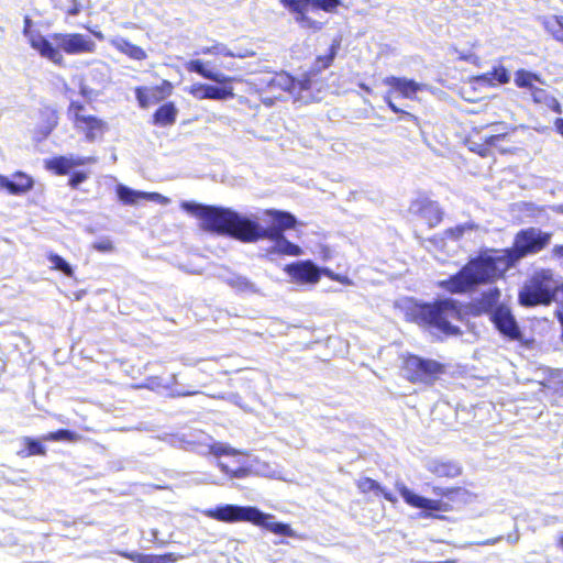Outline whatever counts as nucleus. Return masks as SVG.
I'll return each mask as SVG.
<instances>
[{"instance_id": "2", "label": "nucleus", "mask_w": 563, "mask_h": 563, "mask_svg": "<svg viewBox=\"0 0 563 563\" xmlns=\"http://www.w3.org/2000/svg\"><path fill=\"white\" fill-rule=\"evenodd\" d=\"M516 265L507 247L484 249L445 282H498Z\"/></svg>"}, {"instance_id": "23", "label": "nucleus", "mask_w": 563, "mask_h": 563, "mask_svg": "<svg viewBox=\"0 0 563 563\" xmlns=\"http://www.w3.org/2000/svg\"><path fill=\"white\" fill-rule=\"evenodd\" d=\"M110 45L132 60L143 62L147 58V53L143 47L133 44L125 37L115 36L110 40Z\"/></svg>"}, {"instance_id": "25", "label": "nucleus", "mask_w": 563, "mask_h": 563, "mask_svg": "<svg viewBox=\"0 0 563 563\" xmlns=\"http://www.w3.org/2000/svg\"><path fill=\"white\" fill-rule=\"evenodd\" d=\"M355 486H356L358 493L364 496L373 493L377 496H382L384 499H386L387 501H389L391 504H395L397 501V498L395 497V495L391 492L387 490L377 481H375L368 476L360 477L355 482Z\"/></svg>"}, {"instance_id": "4", "label": "nucleus", "mask_w": 563, "mask_h": 563, "mask_svg": "<svg viewBox=\"0 0 563 563\" xmlns=\"http://www.w3.org/2000/svg\"><path fill=\"white\" fill-rule=\"evenodd\" d=\"M340 47L341 41L339 38L333 40L327 54L317 56L310 69L299 78L287 71L275 73L267 82L268 89L273 92H288L290 95H301L311 90L320 81L321 73L332 66Z\"/></svg>"}, {"instance_id": "6", "label": "nucleus", "mask_w": 563, "mask_h": 563, "mask_svg": "<svg viewBox=\"0 0 563 563\" xmlns=\"http://www.w3.org/2000/svg\"><path fill=\"white\" fill-rule=\"evenodd\" d=\"M416 319L419 323L433 328L446 336H457L462 334L455 321L465 320L463 303L454 299H437L433 302H427L417 306Z\"/></svg>"}, {"instance_id": "16", "label": "nucleus", "mask_w": 563, "mask_h": 563, "mask_svg": "<svg viewBox=\"0 0 563 563\" xmlns=\"http://www.w3.org/2000/svg\"><path fill=\"white\" fill-rule=\"evenodd\" d=\"M495 329L506 339L510 341H521L522 332L514 316L510 307L499 303L489 317Z\"/></svg>"}, {"instance_id": "38", "label": "nucleus", "mask_w": 563, "mask_h": 563, "mask_svg": "<svg viewBox=\"0 0 563 563\" xmlns=\"http://www.w3.org/2000/svg\"><path fill=\"white\" fill-rule=\"evenodd\" d=\"M47 260L51 262V268L54 271L62 272L67 277L74 276L73 267L62 256L55 253H49Z\"/></svg>"}, {"instance_id": "30", "label": "nucleus", "mask_w": 563, "mask_h": 563, "mask_svg": "<svg viewBox=\"0 0 563 563\" xmlns=\"http://www.w3.org/2000/svg\"><path fill=\"white\" fill-rule=\"evenodd\" d=\"M185 67L189 73H196V74L200 75L201 77L212 80V81H216V82L224 84V82L232 81V79L229 77H225L219 73H213V71L207 69L205 67V64L200 59H191L186 63Z\"/></svg>"}, {"instance_id": "12", "label": "nucleus", "mask_w": 563, "mask_h": 563, "mask_svg": "<svg viewBox=\"0 0 563 563\" xmlns=\"http://www.w3.org/2000/svg\"><path fill=\"white\" fill-rule=\"evenodd\" d=\"M205 515L213 520L227 523L250 522L252 525H264L263 512L254 506H239L232 504L219 505L207 509Z\"/></svg>"}, {"instance_id": "51", "label": "nucleus", "mask_w": 563, "mask_h": 563, "mask_svg": "<svg viewBox=\"0 0 563 563\" xmlns=\"http://www.w3.org/2000/svg\"><path fill=\"white\" fill-rule=\"evenodd\" d=\"M69 13H70V14H73V15H74V14H77V13H78V10H77L76 8H75V9H71V10L69 11Z\"/></svg>"}, {"instance_id": "48", "label": "nucleus", "mask_w": 563, "mask_h": 563, "mask_svg": "<svg viewBox=\"0 0 563 563\" xmlns=\"http://www.w3.org/2000/svg\"><path fill=\"white\" fill-rule=\"evenodd\" d=\"M216 454L217 455H220V454H228V450L224 449V448H220L216 451Z\"/></svg>"}, {"instance_id": "20", "label": "nucleus", "mask_w": 563, "mask_h": 563, "mask_svg": "<svg viewBox=\"0 0 563 563\" xmlns=\"http://www.w3.org/2000/svg\"><path fill=\"white\" fill-rule=\"evenodd\" d=\"M34 186L33 178L24 172H14L12 179L0 174V188L13 196L29 192Z\"/></svg>"}, {"instance_id": "41", "label": "nucleus", "mask_w": 563, "mask_h": 563, "mask_svg": "<svg viewBox=\"0 0 563 563\" xmlns=\"http://www.w3.org/2000/svg\"><path fill=\"white\" fill-rule=\"evenodd\" d=\"M88 178V174L86 172H75L70 175L68 179V185L76 189L79 184L84 183Z\"/></svg>"}, {"instance_id": "24", "label": "nucleus", "mask_w": 563, "mask_h": 563, "mask_svg": "<svg viewBox=\"0 0 563 563\" xmlns=\"http://www.w3.org/2000/svg\"><path fill=\"white\" fill-rule=\"evenodd\" d=\"M428 471L435 478L451 479L459 477L463 468L455 461L434 460L428 465Z\"/></svg>"}, {"instance_id": "3", "label": "nucleus", "mask_w": 563, "mask_h": 563, "mask_svg": "<svg viewBox=\"0 0 563 563\" xmlns=\"http://www.w3.org/2000/svg\"><path fill=\"white\" fill-rule=\"evenodd\" d=\"M30 45L43 58L57 66L64 65V55L91 54L96 51V43L81 33H52L48 36L37 34L30 40Z\"/></svg>"}, {"instance_id": "26", "label": "nucleus", "mask_w": 563, "mask_h": 563, "mask_svg": "<svg viewBox=\"0 0 563 563\" xmlns=\"http://www.w3.org/2000/svg\"><path fill=\"white\" fill-rule=\"evenodd\" d=\"M86 161L87 158H68L60 155L45 161V168L58 176H64L67 175L73 167L84 165Z\"/></svg>"}, {"instance_id": "5", "label": "nucleus", "mask_w": 563, "mask_h": 563, "mask_svg": "<svg viewBox=\"0 0 563 563\" xmlns=\"http://www.w3.org/2000/svg\"><path fill=\"white\" fill-rule=\"evenodd\" d=\"M517 128L500 122L489 123L485 126L473 128L465 136L466 147L485 158L498 151L500 154H514L518 147L514 141Z\"/></svg>"}, {"instance_id": "32", "label": "nucleus", "mask_w": 563, "mask_h": 563, "mask_svg": "<svg viewBox=\"0 0 563 563\" xmlns=\"http://www.w3.org/2000/svg\"><path fill=\"white\" fill-rule=\"evenodd\" d=\"M40 118L44 124L43 134L47 136L58 125V110L53 106L45 104L40 110Z\"/></svg>"}, {"instance_id": "39", "label": "nucleus", "mask_w": 563, "mask_h": 563, "mask_svg": "<svg viewBox=\"0 0 563 563\" xmlns=\"http://www.w3.org/2000/svg\"><path fill=\"white\" fill-rule=\"evenodd\" d=\"M220 470L228 474L231 477L242 478L247 475L249 470L244 466H231L228 462H219L218 463Z\"/></svg>"}, {"instance_id": "43", "label": "nucleus", "mask_w": 563, "mask_h": 563, "mask_svg": "<svg viewBox=\"0 0 563 563\" xmlns=\"http://www.w3.org/2000/svg\"><path fill=\"white\" fill-rule=\"evenodd\" d=\"M465 230H466V227L463 224H460V225L446 229L444 233L448 238L459 240L460 238L463 236Z\"/></svg>"}, {"instance_id": "33", "label": "nucleus", "mask_w": 563, "mask_h": 563, "mask_svg": "<svg viewBox=\"0 0 563 563\" xmlns=\"http://www.w3.org/2000/svg\"><path fill=\"white\" fill-rule=\"evenodd\" d=\"M82 439V435L79 433L68 430V429H58L42 435V440L46 442H57V441H67V442H78Z\"/></svg>"}, {"instance_id": "36", "label": "nucleus", "mask_w": 563, "mask_h": 563, "mask_svg": "<svg viewBox=\"0 0 563 563\" xmlns=\"http://www.w3.org/2000/svg\"><path fill=\"white\" fill-rule=\"evenodd\" d=\"M263 516L266 517L264 519V525H255L256 527L267 529L268 531H271L275 534H278V536H285V537L294 536V531L288 523L269 522V519H272L273 516L269 514H264V512H263Z\"/></svg>"}, {"instance_id": "17", "label": "nucleus", "mask_w": 563, "mask_h": 563, "mask_svg": "<svg viewBox=\"0 0 563 563\" xmlns=\"http://www.w3.org/2000/svg\"><path fill=\"white\" fill-rule=\"evenodd\" d=\"M285 271L298 282H318L321 276L336 282H349L347 278L334 275L327 268H318L310 261L287 264Z\"/></svg>"}, {"instance_id": "27", "label": "nucleus", "mask_w": 563, "mask_h": 563, "mask_svg": "<svg viewBox=\"0 0 563 563\" xmlns=\"http://www.w3.org/2000/svg\"><path fill=\"white\" fill-rule=\"evenodd\" d=\"M117 194H118L119 199L124 205H130V206L137 203L141 199L157 200V201L165 200V198H163L157 192L136 191V190H133L123 185H119L117 187Z\"/></svg>"}, {"instance_id": "8", "label": "nucleus", "mask_w": 563, "mask_h": 563, "mask_svg": "<svg viewBox=\"0 0 563 563\" xmlns=\"http://www.w3.org/2000/svg\"><path fill=\"white\" fill-rule=\"evenodd\" d=\"M396 488L407 505L412 508H418L426 511L422 514L423 517L432 516L433 511H451L453 510L454 503L465 501L468 495V492L460 486L448 487L438 490L434 489L437 495L441 496V498H446V500L429 499L419 496L409 489L405 484H397Z\"/></svg>"}, {"instance_id": "13", "label": "nucleus", "mask_w": 563, "mask_h": 563, "mask_svg": "<svg viewBox=\"0 0 563 563\" xmlns=\"http://www.w3.org/2000/svg\"><path fill=\"white\" fill-rule=\"evenodd\" d=\"M408 213L428 229H434L440 225L445 216L441 205L437 200L431 199L426 192H419L417 197L410 200Z\"/></svg>"}, {"instance_id": "28", "label": "nucleus", "mask_w": 563, "mask_h": 563, "mask_svg": "<svg viewBox=\"0 0 563 563\" xmlns=\"http://www.w3.org/2000/svg\"><path fill=\"white\" fill-rule=\"evenodd\" d=\"M178 110L174 102L161 104L152 115V124L157 126H170L177 120Z\"/></svg>"}, {"instance_id": "50", "label": "nucleus", "mask_w": 563, "mask_h": 563, "mask_svg": "<svg viewBox=\"0 0 563 563\" xmlns=\"http://www.w3.org/2000/svg\"><path fill=\"white\" fill-rule=\"evenodd\" d=\"M558 545L563 549V534L559 538Z\"/></svg>"}, {"instance_id": "31", "label": "nucleus", "mask_w": 563, "mask_h": 563, "mask_svg": "<svg viewBox=\"0 0 563 563\" xmlns=\"http://www.w3.org/2000/svg\"><path fill=\"white\" fill-rule=\"evenodd\" d=\"M530 96L536 104L543 106L555 113H561L560 102L550 93L548 89L538 86L537 89H533V92Z\"/></svg>"}, {"instance_id": "7", "label": "nucleus", "mask_w": 563, "mask_h": 563, "mask_svg": "<svg viewBox=\"0 0 563 563\" xmlns=\"http://www.w3.org/2000/svg\"><path fill=\"white\" fill-rule=\"evenodd\" d=\"M448 364L415 353L400 356L401 377L412 385L433 386L448 372Z\"/></svg>"}, {"instance_id": "47", "label": "nucleus", "mask_w": 563, "mask_h": 563, "mask_svg": "<svg viewBox=\"0 0 563 563\" xmlns=\"http://www.w3.org/2000/svg\"><path fill=\"white\" fill-rule=\"evenodd\" d=\"M537 84H539L538 81H532L525 90H528L530 92V95L533 92V89H537L538 86Z\"/></svg>"}, {"instance_id": "46", "label": "nucleus", "mask_w": 563, "mask_h": 563, "mask_svg": "<svg viewBox=\"0 0 563 563\" xmlns=\"http://www.w3.org/2000/svg\"><path fill=\"white\" fill-rule=\"evenodd\" d=\"M556 131L563 136V118H558L554 121Z\"/></svg>"}, {"instance_id": "34", "label": "nucleus", "mask_w": 563, "mask_h": 563, "mask_svg": "<svg viewBox=\"0 0 563 563\" xmlns=\"http://www.w3.org/2000/svg\"><path fill=\"white\" fill-rule=\"evenodd\" d=\"M481 78L488 81L490 85H505L509 82L510 75L505 66L498 65L490 71L483 74Z\"/></svg>"}, {"instance_id": "1", "label": "nucleus", "mask_w": 563, "mask_h": 563, "mask_svg": "<svg viewBox=\"0 0 563 563\" xmlns=\"http://www.w3.org/2000/svg\"><path fill=\"white\" fill-rule=\"evenodd\" d=\"M180 208L200 221L199 227L202 231L230 236L242 243L268 240L275 243L274 250L280 255L302 254L301 247L287 240L284 234L285 231L295 229L297 225L296 217L288 211L264 210L271 225L263 228L257 221L221 206L183 201Z\"/></svg>"}, {"instance_id": "42", "label": "nucleus", "mask_w": 563, "mask_h": 563, "mask_svg": "<svg viewBox=\"0 0 563 563\" xmlns=\"http://www.w3.org/2000/svg\"><path fill=\"white\" fill-rule=\"evenodd\" d=\"M140 387H146L151 390H157L164 387V384L161 377L154 376L146 378V380Z\"/></svg>"}, {"instance_id": "10", "label": "nucleus", "mask_w": 563, "mask_h": 563, "mask_svg": "<svg viewBox=\"0 0 563 563\" xmlns=\"http://www.w3.org/2000/svg\"><path fill=\"white\" fill-rule=\"evenodd\" d=\"M551 240L552 232L542 231L536 227H528L515 234L511 246L507 249L518 264L522 258L545 250L550 245Z\"/></svg>"}, {"instance_id": "40", "label": "nucleus", "mask_w": 563, "mask_h": 563, "mask_svg": "<svg viewBox=\"0 0 563 563\" xmlns=\"http://www.w3.org/2000/svg\"><path fill=\"white\" fill-rule=\"evenodd\" d=\"M91 249L101 253H110L114 250V245L110 239L103 238L98 241H95L91 244Z\"/></svg>"}, {"instance_id": "22", "label": "nucleus", "mask_w": 563, "mask_h": 563, "mask_svg": "<svg viewBox=\"0 0 563 563\" xmlns=\"http://www.w3.org/2000/svg\"><path fill=\"white\" fill-rule=\"evenodd\" d=\"M122 558H125L134 563H176L184 559V555L167 552L163 554H142L136 552H119Z\"/></svg>"}, {"instance_id": "37", "label": "nucleus", "mask_w": 563, "mask_h": 563, "mask_svg": "<svg viewBox=\"0 0 563 563\" xmlns=\"http://www.w3.org/2000/svg\"><path fill=\"white\" fill-rule=\"evenodd\" d=\"M545 31L554 40L563 43V15H552L543 22Z\"/></svg>"}, {"instance_id": "15", "label": "nucleus", "mask_w": 563, "mask_h": 563, "mask_svg": "<svg viewBox=\"0 0 563 563\" xmlns=\"http://www.w3.org/2000/svg\"><path fill=\"white\" fill-rule=\"evenodd\" d=\"M384 85L389 90L384 96V101L394 113L407 114L406 111L398 108L391 100V93L397 92L400 97L406 99H415L417 93L423 89V85L413 79L406 77L388 76L383 80Z\"/></svg>"}, {"instance_id": "11", "label": "nucleus", "mask_w": 563, "mask_h": 563, "mask_svg": "<svg viewBox=\"0 0 563 563\" xmlns=\"http://www.w3.org/2000/svg\"><path fill=\"white\" fill-rule=\"evenodd\" d=\"M67 115L74 129L81 133L87 142H95L108 130V123L103 119L88 113L85 103L81 101H70L67 108Z\"/></svg>"}, {"instance_id": "49", "label": "nucleus", "mask_w": 563, "mask_h": 563, "mask_svg": "<svg viewBox=\"0 0 563 563\" xmlns=\"http://www.w3.org/2000/svg\"><path fill=\"white\" fill-rule=\"evenodd\" d=\"M82 294H84V291H80V292H73V295H74V299H75V300H79V299H81Z\"/></svg>"}, {"instance_id": "21", "label": "nucleus", "mask_w": 563, "mask_h": 563, "mask_svg": "<svg viewBox=\"0 0 563 563\" xmlns=\"http://www.w3.org/2000/svg\"><path fill=\"white\" fill-rule=\"evenodd\" d=\"M189 93L196 99L227 100L234 97L232 87H218L207 84H195L189 88Z\"/></svg>"}, {"instance_id": "9", "label": "nucleus", "mask_w": 563, "mask_h": 563, "mask_svg": "<svg viewBox=\"0 0 563 563\" xmlns=\"http://www.w3.org/2000/svg\"><path fill=\"white\" fill-rule=\"evenodd\" d=\"M518 301L523 307L549 306L556 302L559 309L555 314L562 327L563 339V284L549 288L548 284H525L518 294Z\"/></svg>"}, {"instance_id": "19", "label": "nucleus", "mask_w": 563, "mask_h": 563, "mask_svg": "<svg viewBox=\"0 0 563 563\" xmlns=\"http://www.w3.org/2000/svg\"><path fill=\"white\" fill-rule=\"evenodd\" d=\"M174 90L173 84L163 79L156 86H137L134 88V95L141 108H148L151 104L158 103L168 98Z\"/></svg>"}, {"instance_id": "44", "label": "nucleus", "mask_w": 563, "mask_h": 563, "mask_svg": "<svg viewBox=\"0 0 563 563\" xmlns=\"http://www.w3.org/2000/svg\"><path fill=\"white\" fill-rule=\"evenodd\" d=\"M450 292H463L475 284H444Z\"/></svg>"}, {"instance_id": "14", "label": "nucleus", "mask_w": 563, "mask_h": 563, "mask_svg": "<svg viewBox=\"0 0 563 563\" xmlns=\"http://www.w3.org/2000/svg\"><path fill=\"white\" fill-rule=\"evenodd\" d=\"M280 3L285 9L295 15V20L302 27L309 30H320L322 24L310 19L307 15L309 5L323 10L325 12H333L341 3L340 0H280Z\"/></svg>"}, {"instance_id": "35", "label": "nucleus", "mask_w": 563, "mask_h": 563, "mask_svg": "<svg viewBox=\"0 0 563 563\" xmlns=\"http://www.w3.org/2000/svg\"><path fill=\"white\" fill-rule=\"evenodd\" d=\"M532 81L544 85L543 79L537 73L520 68L515 71L514 82L520 89H526Z\"/></svg>"}, {"instance_id": "29", "label": "nucleus", "mask_w": 563, "mask_h": 563, "mask_svg": "<svg viewBox=\"0 0 563 563\" xmlns=\"http://www.w3.org/2000/svg\"><path fill=\"white\" fill-rule=\"evenodd\" d=\"M42 438L36 439L32 437H23L21 439L22 449H20L16 454L22 457H30V456H45L47 454V449L42 443Z\"/></svg>"}, {"instance_id": "52", "label": "nucleus", "mask_w": 563, "mask_h": 563, "mask_svg": "<svg viewBox=\"0 0 563 563\" xmlns=\"http://www.w3.org/2000/svg\"><path fill=\"white\" fill-rule=\"evenodd\" d=\"M558 211L563 213V205L558 208Z\"/></svg>"}, {"instance_id": "45", "label": "nucleus", "mask_w": 563, "mask_h": 563, "mask_svg": "<svg viewBox=\"0 0 563 563\" xmlns=\"http://www.w3.org/2000/svg\"><path fill=\"white\" fill-rule=\"evenodd\" d=\"M552 254L556 257L563 258V245H554L552 249Z\"/></svg>"}, {"instance_id": "53", "label": "nucleus", "mask_w": 563, "mask_h": 563, "mask_svg": "<svg viewBox=\"0 0 563 563\" xmlns=\"http://www.w3.org/2000/svg\"><path fill=\"white\" fill-rule=\"evenodd\" d=\"M264 102H265L266 104H272V103H273V101H272V100H269L268 102H267L266 100H264Z\"/></svg>"}, {"instance_id": "18", "label": "nucleus", "mask_w": 563, "mask_h": 563, "mask_svg": "<svg viewBox=\"0 0 563 563\" xmlns=\"http://www.w3.org/2000/svg\"><path fill=\"white\" fill-rule=\"evenodd\" d=\"M500 300V291L497 288H490L483 291L479 296L472 298L467 303L463 305L466 317L492 316L498 307Z\"/></svg>"}]
</instances>
